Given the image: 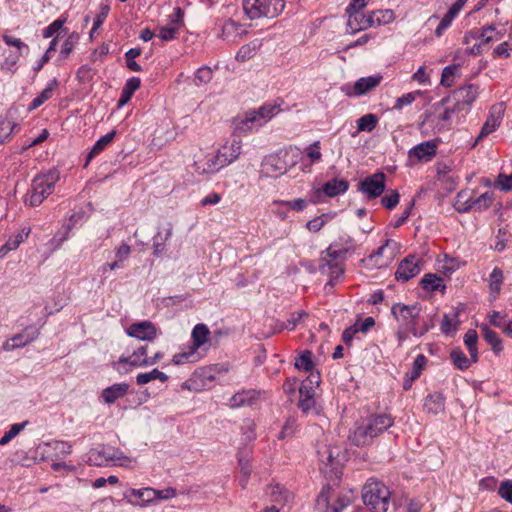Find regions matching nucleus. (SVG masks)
Here are the masks:
<instances>
[{
  "mask_svg": "<svg viewBox=\"0 0 512 512\" xmlns=\"http://www.w3.org/2000/svg\"><path fill=\"white\" fill-rule=\"evenodd\" d=\"M484 339L492 347L495 353H500L503 350L502 340L499 338L496 332L488 328L487 326L482 327Z\"/></svg>",
  "mask_w": 512,
  "mask_h": 512,
  "instance_id": "42",
  "label": "nucleus"
},
{
  "mask_svg": "<svg viewBox=\"0 0 512 512\" xmlns=\"http://www.w3.org/2000/svg\"><path fill=\"white\" fill-rule=\"evenodd\" d=\"M494 201V193L493 192H485L481 194L478 198L473 199V210L476 211H484L487 210Z\"/></svg>",
  "mask_w": 512,
  "mask_h": 512,
  "instance_id": "49",
  "label": "nucleus"
},
{
  "mask_svg": "<svg viewBox=\"0 0 512 512\" xmlns=\"http://www.w3.org/2000/svg\"><path fill=\"white\" fill-rule=\"evenodd\" d=\"M319 384V375L311 373L299 388V407L303 412H308L315 406V385Z\"/></svg>",
  "mask_w": 512,
  "mask_h": 512,
  "instance_id": "12",
  "label": "nucleus"
},
{
  "mask_svg": "<svg viewBox=\"0 0 512 512\" xmlns=\"http://www.w3.org/2000/svg\"><path fill=\"white\" fill-rule=\"evenodd\" d=\"M383 76L381 74H374L368 77L359 78L353 85H346L342 91L348 97L363 96L370 91L374 90L382 82Z\"/></svg>",
  "mask_w": 512,
  "mask_h": 512,
  "instance_id": "11",
  "label": "nucleus"
},
{
  "mask_svg": "<svg viewBox=\"0 0 512 512\" xmlns=\"http://www.w3.org/2000/svg\"><path fill=\"white\" fill-rule=\"evenodd\" d=\"M511 50V45L505 41L496 46L492 55L494 58H509Z\"/></svg>",
  "mask_w": 512,
  "mask_h": 512,
  "instance_id": "63",
  "label": "nucleus"
},
{
  "mask_svg": "<svg viewBox=\"0 0 512 512\" xmlns=\"http://www.w3.org/2000/svg\"><path fill=\"white\" fill-rule=\"evenodd\" d=\"M194 166L195 171L202 175L216 173L225 167L217 152L199 155L194 162Z\"/></svg>",
  "mask_w": 512,
  "mask_h": 512,
  "instance_id": "16",
  "label": "nucleus"
},
{
  "mask_svg": "<svg viewBox=\"0 0 512 512\" xmlns=\"http://www.w3.org/2000/svg\"><path fill=\"white\" fill-rule=\"evenodd\" d=\"M332 488L330 485L324 486L316 499V505L318 508H324V512H340V509L336 505H329Z\"/></svg>",
  "mask_w": 512,
  "mask_h": 512,
  "instance_id": "31",
  "label": "nucleus"
},
{
  "mask_svg": "<svg viewBox=\"0 0 512 512\" xmlns=\"http://www.w3.org/2000/svg\"><path fill=\"white\" fill-rule=\"evenodd\" d=\"M59 179L60 171L57 168L49 170L44 175L36 176L25 195V204H29L32 207L40 205L43 200L52 193L54 185Z\"/></svg>",
  "mask_w": 512,
  "mask_h": 512,
  "instance_id": "5",
  "label": "nucleus"
},
{
  "mask_svg": "<svg viewBox=\"0 0 512 512\" xmlns=\"http://www.w3.org/2000/svg\"><path fill=\"white\" fill-rule=\"evenodd\" d=\"M57 86V81L54 79L52 80L47 87L36 97L32 100V102L28 106V110L32 111L37 109L39 106H41L46 100H48L55 87Z\"/></svg>",
  "mask_w": 512,
  "mask_h": 512,
  "instance_id": "38",
  "label": "nucleus"
},
{
  "mask_svg": "<svg viewBox=\"0 0 512 512\" xmlns=\"http://www.w3.org/2000/svg\"><path fill=\"white\" fill-rule=\"evenodd\" d=\"M213 78V70L209 66L200 67L195 73L197 85L209 83Z\"/></svg>",
  "mask_w": 512,
  "mask_h": 512,
  "instance_id": "56",
  "label": "nucleus"
},
{
  "mask_svg": "<svg viewBox=\"0 0 512 512\" xmlns=\"http://www.w3.org/2000/svg\"><path fill=\"white\" fill-rule=\"evenodd\" d=\"M426 363L427 358L423 354H420L415 358L411 370L407 373L410 376V382H413L420 376Z\"/></svg>",
  "mask_w": 512,
  "mask_h": 512,
  "instance_id": "51",
  "label": "nucleus"
},
{
  "mask_svg": "<svg viewBox=\"0 0 512 512\" xmlns=\"http://www.w3.org/2000/svg\"><path fill=\"white\" fill-rule=\"evenodd\" d=\"M472 203L473 198L469 195V192L462 190L457 194L455 198L454 207L458 212L465 213L473 209Z\"/></svg>",
  "mask_w": 512,
  "mask_h": 512,
  "instance_id": "37",
  "label": "nucleus"
},
{
  "mask_svg": "<svg viewBox=\"0 0 512 512\" xmlns=\"http://www.w3.org/2000/svg\"><path fill=\"white\" fill-rule=\"evenodd\" d=\"M390 496L389 488L375 479L368 480L362 489L363 503L371 512H387Z\"/></svg>",
  "mask_w": 512,
  "mask_h": 512,
  "instance_id": "4",
  "label": "nucleus"
},
{
  "mask_svg": "<svg viewBox=\"0 0 512 512\" xmlns=\"http://www.w3.org/2000/svg\"><path fill=\"white\" fill-rule=\"evenodd\" d=\"M421 95H422L421 91H414V92L406 93L396 99L393 108L395 110H401L405 106L411 105L416 100V98Z\"/></svg>",
  "mask_w": 512,
  "mask_h": 512,
  "instance_id": "52",
  "label": "nucleus"
},
{
  "mask_svg": "<svg viewBox=\"0 0 512 512\" xmlns=\"http://www.w3.org/2000/svg\"><path fill=\"white\" fill-rule=\"evenodd\" d=\"M39 335V329L33 325L24 328L20 333L15 334L12 338L6 341V349H16L26 346L34 341Z\"/></svg>",
  "mask_w": 512,
  "mask_h": 512,
  "instance_id": "20",
  "label": "nucleus"
},
{
  "mask_svg": "<svg viewBox=\"0 0 512 512\" xmlns=\"http://www.w3.org/2000/svg\"><path fill=\"white\" fill-rule=\"evenodd\" d=\"M295 367L299 370L306 372L312 371L314 363L312 361V352L309 350L303 351L295 360Z\"/></svg>",
  "mask_w": 512,
  "mask_h": 512,
  "instance_id": "46",
  "label": "nucleus"
},
{
  "mask_svg": "<svg viewBox=\"0 0 512 512\" xmlns=\"http://www.w3.org/2000/svg\"><path fill=\"white\" fill-rule=\"evenodd\" d=\"M498 494L507 502L512 503V481H503L498 488Z\"/></svg>",
  "mask_w": 512,
  "mask_h": 512,
  "instance_id": "61",
  "label": "nucleus"
},
{
  "mask_svg": "<svg viewBox=\"0 0 512 512\" xmlns=\"http://www.w3.org/2000/svg\"><path fill=\"white\" fill-rule=\"evenodd\" d=\"M503 281L504 273L502 269L499 267H495L487 278L489 295L493 300H495L499 296Z\"/></svg>",
  "mask_w": 512,
  "mask_h": 512,
  "instance_id": "26",
  "label": "nucleus"
},
{
  "mask_svg": "<svg viewBox=\"0 0 512 512\" xmlns=\"http://www.w3.org/2000/svg\"><path fill=\"white\" fill-rule=\"evenodd\" d=\"M459 325L458 313L452 315H444L441 322V331L446 335L454 334Z\"/></svg>",
  "mask_w": 512,
  "mask_h": 512,
  "instance_id": "43",
  "label": "nucleus"
},
{
  "mask_svg": "<svg viewBox=\"0 0 512 512\" xmlns=\"http://www.w3.org/2000/svg\"><path fill=\"white\" fill-rule=\"evenodd\" d=\"M452 100H453V98H446V99H443V100H442V105H444V106H445V109H444V112H443V114L441 115V117H440V118H441L443 121H449V120H451L452 116H453L456 112H458V111L462 110V108H461L460 106H459V107L457 106V102H456V101H454V102L452 103Z\"/></svg>",
  "mask_w": 512,
  "mask_h": 512,
  "instance_id": "53",
  "label": "nucleus"
},
{
  "mask_svg": "<svg viewBox=\"0 0 512 512\" xmlns=\"http://www.w3.org/2000/svg\"><path fill=\"white\" fill-rule=\"evenodd\" d=\"M399 251V244L387 239L374 253L361 260L362 265L367 269H382L388 267L395 259Z\"/></svg>",
  "mask_w": 512,
  "mask_h": 512,
  "instance_id": "6",
  "label": "nucleus"
},
{
  "mask_svg": "<svg viewBox=\"0 0 512 512\" xmlns=\"http://www.w3.org/2000/svg\"><path fill=\"white\" fill-rule=\"evenodd\" d=\"M253 111L255 112L261 126H263L270 119L276 116L281 111V108L278 104H264L257 110Z\"/></svg>",
  "mask_w": 512,
  "mask_h": 512,
  "instance_id": "30",
  "label": "nucleus"
},
{
  "mask_svg": "<svg viewBox=\"0 0 512 512\" xmlns=\"http://www.w3.org/2000/svg\"><path fill=\"white\" fill-rule=\"evenodd\" d=\"M445 398L441 394L429 395L425 401V407L429 412L438 413L444 409Z\"/></svg>",
  "mask_w": 512,
  "mask_h": 512,
  "instance_id": "47",
  "label": "nucleus"
},
{
  "mask_svg": "<svg viewBox=\"0 0 512 512\" xmlns=\"http://www.w3.org/2000/svg\"><path fill=\"white\" fill-rule=\"evenodd\" d=\"M304 152L312 163L321 161L322 153L320 141H315L307 146Z\"/></svg>",
  "mask_w": 512,
  "mask_h": 512,
  "instance_id": "54",
  "label": "nucleus"
},
{
  "mask_svg": "<svg viewBox=\"0 0 512 512\" xmlns=\"http://www.w3.org/2000/svg\"><path fill=\"white\" fill-rule=\"evenodd\" d=\"M378 123V117L375 114H365L357 120L358 131L371 132Z\"/></svg>",
  "mask_w": 512,
  "mask_h": 512,
  "instance_id": "45",
  "label": "nucleus"
},
{
  "mask_svg": "<svg viewBox=\"0 0 512 512\" xmlns=\"http://www.w3.org/2000/svg\"><path fill=\"white\" fill-rule=\"evenodd\" d=\"M373 27L386 25L394 21V12L390 9L371 11Z\"/></svg>",
  "mask_w": 512,
  "mask_h": 512,
  "instance_id": "40",
  "label": "nucleus"
},
{
  "mask_svg": "<svg viewBox=\"0 0 512 512\" xmlns=\"http://www.w3.org/2000/svg\"><path fill=\"white\" fill-rule=\"evenodd\" d=\"M391 313L398 323L395 336L399 346H402L409 335L420 338L431 328V325L421 317V308L417 304L396 303L392 306Z\"/></svg>",
  "mask_w": 512,
  "mask_h": 512,
  "instance_id": "1",
  "label": "nucleus"
},
{
  "mask_svg": "<svg viewBox=\"0 0 512 512\" xmlns=\"http://www.w3.org/2000/svg\"><path fill=\"white\" fill-rule=\"evenodd\" d=\"M128 366L132 368L149 367L148 348L146 345L139 346L128 356H121L116 362L113 363V368L116 370H124L127 372Z\"/></svg>",
  "mask_w": 512,
  "mask_h": 512,
  "instance_id": "9",
  "label": "nucleus"
},
{
  "mask_svg": "<svg viewBox=\"0 0 512 512\" xmlns=\"http://www.w3.org/2000/svg\"><path fill=\"white\" fill-rule=\"evenodd\" d=\"M478 96V89L474 85H468L458 89L453 94V101L457 102V106L464 107L470 106Z\"/></svg>",
  "mask_w": 512,
  "mask_h": 512,
  "instance_id": "24",
  "label": "nucleus"
},
{
  "mask_svg": "<svg viewBox=\"0 0 512 512\" xmlns=\"http://www.w3.org/2000/svg\"><path fill=\"white\" fill-rule=\"evenodd\" d=\"M400 195L396 190H392L390 194L385 195L381 199V204L388 210L394 209L399 203Z\"/></svg>",
  "mask_w": 512,
  "mask_h": 512,
  "instance_id": "57",
  "label": "nucleus"
},
{
  "mask_svg": "<svg viewBox=\"0 0 512 512\" xmlns=\"http://www.w3.org/2000/svg\"><path fill=\"white\" fill-rule=\"evenodd\" d=\"M109 11H110V6L108 4H103V3L100 4L99 12L96 15V18H95L94 23H93V27H92L91 32H90L91 36L103 24V22L105 21V19L108 16Z\"/></svg>",
  "mask_w": 512,
  "mask_h": 512,
  "instance_id": "55",
  "label": "nucleus"
},
{
  "mask_svg": "<svg viewBox=\"0 0 512 512\" xmlns=\"http://www.w3.org/2000/svg\"><path fill=\"white\" fill-rule=\"evenodd\" d=\"M438 141L429 140L422 142L408 152V157L411 161L415 162H429L437 153Z\"/></svg>",
  "mask_w": 512,
  "mask_h": 512,
  "instance_id": "17",
  "label": "nucleus"
},
{
  "mask_svg": "<svg viewBox=\"0 0 512 512\" xmlns=\"http://www.w3.org/2000/svg\"><path fill=\"white\" fill-rule=\"evenodd\" d=\"M386 186V175L383 172H376L358 184V191L361 192L366 199H375L384 192Z\"/></svg>",
  "mask_w": 512,
  "mask_h": 512,
  "instance_id": "10",
  "label": "nucleus"
},
{
  "mask_svg": "<svg viewBox=\"0 0 512 512\" xmlns=\"http://www.w3.org/2000/svg\"><path fill=\"white\" fill-rule=\"evenodd\" d=\"M501 120L502 118L500 115L490 114L482 126L481 131L477 136L473 146H475L479 141L488 136L490 133L494 132L500 126Z\"/></svg>",
  "mask_w": 512,
  "mask_h": 512,
  "instance_id": "32",
  "label": "nucleus"
},
{
  "mask_svg": "<svg viewBox=\"0 0 512 512\" xmlns=\"http://www.w3.org/2000/svg\"><path fill=\"white\" fill-rule=\"evenodd\" d=\"M243 9L250 19L274 18L284 9L282 0H243Z\"/></svg>",
  "mask_w": 512,
  "mask_h": 512,
  "instance_id": "7",
  "label": "nucleus"
},
{
  "mask_svg": "<svg viewBox=\"0 0 512 512\" xmlns=\"http://www.w3.org/2000/svg\"><path fill=\"white\" fill-rule=\"evenodd\" d=\"M234 131L240 134L251 132L253 129L261 127V124L253 110L246 112L243 116L233 119Z\"/></svg>",
  "mask_w": 512,
  "mask_h": 512,
  "instance_id": "21",
  "label": "nucleus"
},
{
  "mask_svg": "<svg viewBox=\"0 0 512 512\" xmlns=\"http://www.w3.org/2000/svg\"><path fill=\"white\" fill-rule=\"evenodd\" d=\"M29 421H24L22 423H15L10 426V429L5 432V434L0 438V445L5 446L8 444L13 438H15L27 425Z\"/></svg>",
  "mask_w": 512,
  "mask_h": 512,
  "instance_id": "50",
  "label": "nucleus"
},
{
  "mask_svg": "<svg viewBox=\"0 0 512 512\" xmlns=\"http://www.w3.org/2000/svg\"><path fill=\"white\" fill-rule=\"evenodd\" d=\"M124 498L134 506L145 507L155 502L154 499V488L144 487L140 489L131 488L129 489Z\"/></svg>",
  "mask_w": 512,
  "mask_h": 512,
  "instance_id": "19",
  "label": "nucleus"
},
{
  "mask_svg": "<svg viewBox=\"0 0 512 512\" xmlns=\"http://www.w3.org/2000/svg\"><path fill=\"white\" fill-rule=\"evenodd\" d=\"M18 128V124L7 117H0V143H6Z\"/></svg>",
  "mask_w": 512,
  "mask_h": 512,
  "instance_id": "36",
  "label": "nucleus"
},
{
  "mask_svg": "<svg viewBox=\"0 0 512 512\" xmlns=\"http://www.w3.org/2000/svg\"><path fill=\"white\" fill-rule=\"evenodd\" d=\"M243 26L232 19H227L223 26L221 37L228 42H236L243 34Z\"/></svg>",
  "mask_w": 512,
  "mask_h": 512,
  "instance_id": "25",
  "label": "nucleus"
},
{
  "mask_svg": "<svg viewBox=\"0 0 512 512\" xmlns=\"http://www.w3.org/2000/svg\"><path fill=\"white\" fill-rule=\"evenodd\" d=\"M501 38L502 34L494 25H487L467 31L463 37V44L467 46V54L478 56L489 49L491 42L499 41Z\"/></svg>",
  "mask_w": 512,
  "mask_h": 512,
  "instance_id": "3",
  "label": "nucleus"
},
{
  "mask_svg": "<svg viewBox=\"0 0 512 512\" xmlns=\"http://www.w3.org/2000/svg\"><path fill=\"white\" fill-rule=\"evenodd\" d=\"M241 140H232L230 143L223 145L217 153L219 154L222 164L226 167L236 161L241 154Z\"/></svg>",
  "mask_w": 512,
  "mask_h": 512,
  "instance_id": "23",
  "label": "nucleus"
},
{
  "mask_svg": "<svg viewBox=\"0 0 512 512\" xmlns=\"http://www.w3.org/2000/svg\"><path fill=\"white\" fill-rule=\"evenodd\" d=\"M393 425V418L386 413L372 414L355 423L349 434L351 444L363 447L372 443V440Z\"/></svg>",
  "mask_w": 512,
  "mask_h": 512,
  "instance_id": "2",
  "label": "nucleus"
},
{
  "mask_svg": "<svg viewBox=\"0 0 512 512\" xmlns=\"http://www.w3.org/2000/svg\"><path fill=\"white\" fill-rule=\"evenodd\" d=\"M496 186L503 191H509L512 189V174L505 175L499 174L496 181Z\"/></svg>",
  "mask_w": 512,
  "mask_h": 512,
  "instance_id": "64",
  "label": "nucleus"
},
{
  "mask_svg": "<svg viewBox=\"0 0 512 512\" xmlns=\"http://www.w3.org/2000/svg\"><path fill=\"white\" fill-rule=\"evenodd\" d=\"M64 25V18L61 16L52 22L49 26L43 29L42 36L44 38H50L54 36L56 32H58L62 26Z\"/></svg>",
  "mask_w": 512,
  "mask_h": 512,
  "instance_id": "59",
  "label": "nucleus"
},
{
  "mask_svg": "<svg viewBox=\"0 0 512 512\" xmlns=\"http://www.w3.org/2000/svg\"><path fill=\"white\" fill-rule=\"evenodd\" d=\"M348 188L349 182L347 180L334 178L323 185L322 191L328 197H335L344 194Z\"/></svg>",
  "mask_w": 512,
  "mask_h": 512,
  "instance_id": "27",
  "label": "nucleus"
},
{
  "mask_svg": "<svg viewBox=\"0 0 512 512\" xmlns=\"http://www.w3.org/2000/svg\"><path fill=\"white\" fill-rule=\"evenodd\" d=\"M115 134V131H111L106 135L102 136L99 140H97L88 154V160L102 152L106 148V146L112 142Z\"/></svg>",
  "mask_w": 512,
  "mask_h": 512,
  "instance_id": "44",
  "label": "nucleus"
},
{
  "mask_svg": "<svg viewBox=\"0 0 512 512\" xmlns=\"http://www.w3.org/2000/svg\"><path fill=\"white\" fill-rule=\"evenodd\" d=\"M152 380H160L161 382H166L168 380V376L156 368L146 373H139L136 376V382L138 385H145Z\"/></svg>",
  "mask_w": 512,
  "mask_h": 512,
  "instance_id": "39",
  "label": "nucleus"
},
{
  "mask_svg": "<svg viewBox=\"0 0 512 512\" xmlns=\"http://www.w3.org/2000/svg\"><path fill=\"white\" fill-rule=\"evenodd\" d=\"M355 250L356 244L354 239L344 233L339 235L338 238L330 244L326 249V254L333 260L345 259L347 254L353 253Z\"/></svg>",
  "mask_w": 512,
  "mask_h": 512,
  "instance_id": "13",
  "label": "nucleus"
},
{
  "mask_svg": "<svg viewBox=\"0 0 512 512\" xmlns=\"http://www.w3.org/2000/svg\"><path fill=\"white\" fill-rule=\"evenodd\" d=\"M126 333L137 340L151 342L158 336V328L151 321L144 320L130 324L126 329Z\"/></svg>",
  "mask_w": 512,
  "mask_h": 512,
  "instance_id": "15",
  "label": "nucleus"
},
{
  "mask_svg": "<svg viewBox=\"0 0 512 512\" xmlns=\"http://www.w3.org/2000/svg\"><path fill=\"white\" fill-rule=\"evenodd\" d=\"M209 336L210 331L205 324L200 323L195 325L191 333L192 344L190 346L198 351L200 347L209 341Z\"/></svg>",
  "mask_w": 512,
  "mask_h": 512,
  "instance_id": "28",
  "label": "nucleus"
},
{
  "mask_svg": "<svg viewBox=\"0 0 512 512\" xmlns=\"http://www.w3.org/2000/svg\"><path fill=\"white\" fill-rule=\"evenodd\" d=\"M88 461L95 466H108L110 464L122 467H131L133 460L121 451L109 447L92 449L88 454Z\"/></svg>",
  "mask_w": 512,
  "mask_h": 512,
  "instance_id": "8",
  "label": "nucleus"
},
{
  "mask_svg": "<svg viewBox=\"0 0 512 512\" xmlns=\"http://www.w3.org/2000/svg\"><path fill=\"white\" fill-rule=\"evenodd\" d=\"M257 49L258 44L256 42L243 45L236 54V60L240 62L248 61L256 55Z\"/></svg>",
  "mask_w": 512,
  "mask_h": 512,
  "instance_id": "48",
  "label": "nucleus"
},
{
  "mask_svg": "<svg viewBox=\"0 0 512 512\" xmlns=\"http://www.w3.org/2000/svg\"><path fill=\"white\" fill-rule=\"evenodd\" d=\"M421 264V258L415 255L405 257L397 267L395 279L401 282L409 281L420 273Z\"/></svg>",
  "mask_w": 512,
  "mask_h": 512,
  "instance_id": "14",
  "label": "nucleus"
},
{
  "mask_svg": "<svg viewBox=\"0 0 512 512\" xmlns=\"http://www.w3.org/2000/svg\"><path fill=\"white\" fill-rule=\"evenodd\" d=\"M238 462H239L240 472L242 474V476L240 478V483H241L242 487H245L248 482L249 476H250L251 467H250L248 459L244 460L242 458H239Z\"/></svg>",
  "mask_w": 512,
  "mask_h": 512,
  "instance_id": "62",
  "label": "nucleus"
},
{
  "mask_svg": "<svg viewBox=\"0 0 512 512\" xmlns=\"http://www.w3.org/2000/svg\"><path fill=\"white\" fill-rule=\"evenodd\" d=\"M328 216L326 214H323L321 216L315 217L312 220L308 221L306 224V227L311 232H318L320 231L324 225L326 224Z\"/></svg>",
  "mask_w": 512,
  "mask_h": 512,
  "instance_id": "60",
  "label": "nucleus"
},
{
  "mask_svg": "<svg viewBox=\"0 0 512 512\" xmlns=\"http://www.w3.org/2000/svg\"><path fill=\"white\" fill-rule=\"evenodd\" d=\"M130 385L125 382L115 383L102 390L101 399L105 404H113L117 400L124 398L129 391Z\"/></svg>",
  "mask_w": 512,
  "mask_h": 512,
  "instance_id": "22",
  "label": "nucleus"
},
{
  "mask_svg": "<svg viewBox=\"0 0 512 512\" xmlns=\"http://www.w3.org/2000/svg\"><path fill=\"white\" fill-rule=\"evenodd\" d=\"M450 358L453 362V364L459 369V370H466L468 369L472 363H474L470 358H467L464 352L460 348H455L450 353Z\"/></svg>",
  "mask_w": 512,
  "mask_h": 512,
  "instance_id": "41",
  "label": "nucleus"
},
{
  "mask_svg": "<svg viewBox=\"0 0 512 512\" xmlns=\"http://www.w3.org/2000/svg\"><path fill=\"white\" fill-rule=\"evenodd\" d=\"M200 357L201 356L198 353V351L189 346L186 351L175 354L172 358V363L174 365L194 363L197 362L200 359Z\"/></svg>",
  "mask_w": 512,
  "mask_h": 512,
  "instance_id": "33",
  "label": "nucleus"
},
{
  "mask_svg": "<svg viewBox=\"0 0 512 512\" xmlns=\"http://www.w3.org/2000/svg\"><path fill=\"white\" fill-rule=\"evenodd\" d=\"M280 158L276 156L268 157L263 163V171L269 177H278L285 172Z\"/></svg>",
  "mask_w": 512,
  "mask_h": 512,
  "instance_id": "29",
  "label": "nucleus"
},
{
  "mask_svg": "<svg viewBox=\"0 0 512 512\" xmlns=\"http://www.w3.org/2000/svg\"><path fill=\"white\" fill-rule=\"evenodd\" d=\"M477 342H478L477 332L474 329H469L464 335V343L469 351L471 360L473 362H477L479 359Z\"/></svg>",
  "mask_w": 512,
  "mask_h": 512,
  "instance_id": "34",
  "label": "nucleus"
},
{
  "mask_svg": "<svg viewBox=\"0 0 512 512\" xmlns=\"http://www.w3.org/2000/svg\"><path fill=\"white\" fill-rule=\"evenodd\" d=\"M421 286L426 291H438L445 289L443 279L436 274H426L421 280Z\"/></svg>",
  "mask_w": 512,
  "mask_h": 512,
  "instance_id": "35",
  "label": "nucleus"
},
{
  "mask_svg": "<svg viewBox=\"0 0 512 512\" xmlns=\"http://www.w3.org/2000/svg\"><path fill=\"white\" fill-rule=\"evenodd\" d=\"M457 70H458V67L455 65L445 67L442 71V76H441L442 85L450 87L453 83V79H454V76H455Z\"/></svg>",
  "mask_w": 512,
  "mask_h": 512,
  "instance_id": "58",
  "label": "nucleus"
},
{
  "mask_svg": "<svg viewBox=\"0 0 512 512\" xmlns=\"http://www.w3.org/2000/svg\"><path fill=\"white\" fill-rule=\"evenodd\" d=\"M346 15V30L350 34H356L360 31L373 27L371 11L367 13H365L364 11L351 12L346 13Z\"/></svg>",
  "mask_w": 512,
  "mask_h": 512,
  "instance_id": "18",
  "label": "nucleus"
}]
</instances>
